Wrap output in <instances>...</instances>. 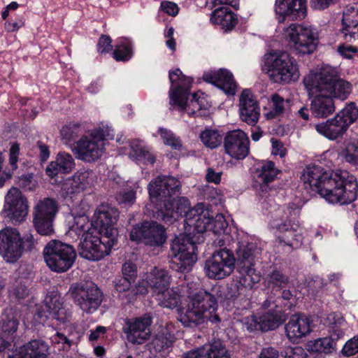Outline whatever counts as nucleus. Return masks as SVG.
I'll list each match as a JSON object with an SVG mask.
<instances>
[{
  "label": "nucleus",
  "mask_w": 358,
  "mask_h": 358,
  "mask_svg": "<svg viewBox=\"0 0 358 358\" xmlns=\"http://www.w3.org/2000/svg\"><path fill=\"white\" fill-rule=\"evenodd\" d=\"M180 182L169 176H159L150 182L148 189L157 217L165 223H172L184 213L186 229L188 227L189 231L193 229V232L196 233L209 231L218 235L224 234L228 222L224 215L217 214L213 217L201 203L189 208L188 199L175 197L180 194Z\"/></svg>",
  "instance_id": "f257e3e1"
},
{
  "label": "nucleus",
  "mask_w": 358,
  "mask_h": 358,
  "mask_svg": "<svg viewBox=\"0 0 358 358\" xmlns=\"http://www.w3.org/2000/svg\"><path fill=\"white\" fill-rule=\"evenodd\" d=\"M301 179L306 189L318 193L329 203L345 205L357 199L358 183L348 171L329 173L319 165L310 164L303 170Z\"/></svg>",
  "instance_id": "f03ea898"
},
{
  "label": "nucleus",
  "mask_w": 358,
  "mask_h": 358,
  "mask_svg": "<svg viewBox=\"0 0 358 358\" xmlns=\"http://www.w3.org/2000/svg\"><path fill=\"white\" fill-rule=\"evenodd\" d=\"M194 285L192 282L187 284L189 301L180 313V322L187 327H196L206 321L220 322V319L216 314L218 305L215 296L204 289L193 293L190 289Z\"/></svg>",
  "instance_id": "7ed1b4c3"
},
{
  "label": "nucleus",
  "mask_w": 358,
  "mask_h": 358,
  "mask_svg": "<svg viewBox=\"0 0 358 358\" xmlns=\"http://www.w3.org/2000/svg\"><path fill=\"white\" fill-rule=\"evenodd\" d=\"M305 88L309 95L326 93L330 97L346 99L351 92L350 84L340 79L335 68L326 66L315 72H310L303 78Z\"/></svg>",
  "instance_id": "20e7f679"
},
{
  "label": "nucleus",
  "mask_w": 358,
  "mask_h": 358,
  "mask_svg": "<svg viewBox=\"0 0 358 358\" xmlns=\"http://www.w3.org/2000/svg\"><path fill=\"white\" fill-rule=\"evenodd\" d=\"M171 87L169 91L170 104L178 106L185 110L189 115L206 116L207 111L203 110L205 99H200L196 93L192 94V99L187 104L188 94L192 82L190 77L185 76L179 69L169 71Z\"/></svg>",
  "instance_id": "39448f33"
},
{
  "label": "nucleus",
  "mask_w": 358,
  "mask_h": 358,
  "mask_svg": "<svg viewBox=\"0 0 358 358\" xmlns=\"http://www.w3.org/2000/svg\"><path fill=\"white\" fill-rule=\"evenodd\" d=\"M299 209L294 203L278 208L271 215L269 225L275 229L282 236H278L279 243H283L292 248H296L302 243V236L297 232L298 224L296 223Z\"/></svg>",
  "instance_id": "423d86ee"
},
{
  "label": "nucleus",
  "mask_w": 358,
  "mask_h": 358,
  "mask_svg": "<svg viewBox=\"0 0 358 358\" xmlns=\"http://www.w3.org/2000/svg\"><path fill=\"white\" fill-rule=\"evenodd\" d=\"M264 69L274 83L288 84L299 78L297 62L287 52L272 51L264 55Z\"/></svg>",
  "instance_id": "0eeeda50"
},
{
  "label": "nucleus",
  "mask_w": 358,
  "mask_h": 358,
  "mask_svg": "<svg viewBox=\"0 0 358 358\" xmlns=\"http://www.w3.org/2000/svg\"><path fill=\"white\" fill-rule=\"evenodd\" d=\"M36 241L31 233L21 237L15 228L6 227L0 231V255L8 263L16 262L24 252L35 248Z\"/></svg>",
  "instance_id": "6e6552de"
},
{
  "label": "nucleus",
  "mask_w": 358,
  "mask_h": 358,
  "mask_svg": "<svg viewBox=\"0 0 358 358\" xmlns=\"http://www.w3.org/2000/svg\"><path fill=\"white\" fill-rule=\"evenodd\" d=\"M113 137V129L109 127L92 130L77 141L75 148L77 158L86 162L98 160L105 152L106 141Z\"/></svg>",
  "instance_id": "1a4fd4ad"
},
{
  "label": "nucleus",
  "mask_w": 358,
  "mask_h": 358,
  "mask_svg": "<svg viewBox=\"0 0 358 358\" xmlns=\"http://www.w3.org/2000/svg\"><path fill=\"white\" fill-rule=\"evenodd\" d=\"M237 278L244 288L251 289L261 280V274L254 267L255 259L260 254V249L253 243H238L236 250Z\"/></svg>",
  "instance_id": "9d476101"
},
{
  "label": "nucleus",
  "mask_w": 358,
  "mask_h": 358,
  "mask_svg": "<svg viewBox=\"0 0 358 358\" xmlns=\"http://www.w3.org/2000/svg\"><path fill=\"white\" fill-rule=\"evenodd\" d=\"M196 245L186 235L176 236L172 241L169 252V266L172 270L187 273L196 261Z\"/></svg>",
  "instance_id": "9b49d317"
},
{
  "label": "nucleus",
  "mask_w": 358,
  "mask_h": 358,
  "mask_svg": "<svg viewBox=\"0 0 358 358\" xmlns=\"http://www.w3.org/2000/svg\"><path fill=\"white\" fill-rule=\"evenodd\" d=\"M357 118L358 108L355 103H350L333 118L315 124V129L320 134L334 141L341 138Z\"/></svg>",
  "instance_id": "f8f14e48"
},
{
  "label": "nucleus",
  "mask_w": 358,
  "mask_h": 358,
  "mask_svg": "<svg viewBox=\"0 0 358 358\" xmlns=\"http://www.w3.org/2000/svg\"><path fill=\"white\" fill-rule=\"evenodd\" d=\"M43 255L47 266L51 271L57 273L69 271L76 259L74 248L57 240H52L46 245Z\"/></svg>",
  "instance_id": "ddd939ff"
},
{
  "label": "nucleus",
  "mask_w": 358,
  "mask_h": 358,
  "mask_svg": "<svg viewBox=\"0 0 358 358\" xmlns=\"http://www.w3.org/2000/svg\"><path fill=\"white\" fill-rule=\"evenodd\" d=\"M68 293L73 303L87 314L94 313L103 301V293L92 281L72 283Z\"/></svg>",
  "instance_id": "4468645a"
},
{
  "label": "nucleus",
  "mask_w": 358,
  "mask_h": 358,
  "mask_svg": "<svg viewBox=\"0 0 358 358\" xmlns=\"http://www.w3.org/2000/svg\"><path fill=\"white\" fill-rule=\"evenodd\" d=\"M284 34L296 54L309 55L317 48V33L311 26L292 23L284 29Z\"/></svg>",
  "instance_id": "2eb2a0df"
},
{
  "label": "nucleus",
  "mask_w": 358,
  "mask_h": 358,
  "mask_svg": "<svg viewBox=\"0 0 358 358\" xmlns=\"http://www.w3.org/2000/svg\"><path fill=\"white\" fill-rule=\"evenodd\" d=\"M71 315V309L64 304L62 297L54 295L45 299V304L38 310L34 320L43 325L52 326L54 321L59 325L70 322Z\"/></svg>",
  "instance_id": "dca6fc26"
},
{
  "label": "nucleus",
  "mask_w": 358,
  "mask_h": 358,
  "mask_svg": "<svg viewBox=\"0 0 358 358\" xmlns=\"http://www.w3.org/2000/svg\"><path fill=\"white\" fill-rule=\"evenodd\" d=\"M117 243L114 238H108L103 234L101 237L86 234L79 244L78 252L81 257L90 261H99L108 255L112 248Z\"/></svg>",
  "instance_id": "f3484780"
},
{
  "label": "nucleus",
  "mask_w": 358,
  "mask_h": 358,
  "mask_svg": "<svg viewBox=\"0 0 358 358\" xmlns=\"http://www.w3.org/2000/svg\"><path fill=\"white\" fill-rule=\"evenodd\" d=\"M58 210V203L52 198L47 197L37 201L34 207L33 224L39 234L50 236L54 233L53 222Z\"/></svg>",
  "instance_id": "a211bd4d"
},
{
  "label": "nucleus",
  "mask_w": 358,
  "mask_h": 358,
  "mask_svg": "<svg viewBox=\"0 0 358 358\" xmlns=\"http://www.w3.org/2000/svg\"><path fill=\"white\" fill-rule=\"evenodd\" d=\"M236 259L227 248L216 250L206 261L204 271L212 279H223L229 275L234 269Z\"/></svg>",
  "instance_id": "6ab92c4d"
},
{
  "label": "nucleus",
  "mask_w": 358,
  "mask_h": 358,
  "mask_svg": "<svg viewBox=\"0 0 358 358\" xmlns=\"http://www.w3.org/2000/svg\"><path fill=\"white\" fill-rule=\"evenodd\" d=\"M130 239L142 242L146 245L161 246L166 240V229L157 222H143L141 224H136L132 228Z\"/></svg>",
  "instance_id": "aec40b11"
},
{
  "label": "nucleus",
  "mask_w": 358,
  "mask_h": 358,
  "mask_svg": "<svg viewBox=\"0 0 358 358\" xmlns=\"http://www.w3.org/2000/svg\"><path fill=\"white\" fill-rule=\"evenodd\" d=\"M29 205L27 199L16 187H12L5 196L3 212L15 224L23 222L27 214Z\"/></svg>",
  "instance_id": "412c9836"
},
{
  "label": "nucleus",
  "mask_w": 358,
  "mask_h": 358,
  "mask_svg": "<svg viewBox=\"0 0 358 358\" xmlns=\"http://www.w3.org/2000/svg\"><path fill=\"white\" fill-rule=\"evenodd\" d=\"M152 318L149 314H145L136 318H127L124 321L123 331L127 341L132 344L141 345L150 339V326Z\"/></svg>",
  "instance_id": "4be33fe9"
},
{
  "label": "nucleus",
  "mask_w": 358,
  "mask_h": 358,
  "mask_svg": "<svg viewBox=\"0 0 358 358\" xmlns=\"http://www.w3.org/2000/svg\"><path fill=\"white\" fill-rule=\"evenodd\" d=\"M306 0H275V17L279 23L289 20H301L306 15Z\"/></svg>",
  "instance_id": "5701e85b"
},
{
  "label": "nucleus",
  "mask_w": 358,
  "mask_h": 358,
  "mask_svg": "<svg viewBox=\"0 0 358 358\" xmlns=\"http://www.w3.org/2000/svg\"><path fill=\"white\" fill-rule=\"evenodd\" d=\"M119 213L117 209L108 205L99 206L94 213L95 223L101 232L108 238L117 240V230L114 225L117 221Z\"/></svg>",
  "instance_id": "b1692460"
},
{
  "label": "nucleus",
  "mask_w": 358,
  "mask_h": 358,
  "mask_svg": "<svg viewBox=\"0 0 358 358\" xmlns=\"http://www.w3.org/2000/svg\"><path fill=\"white\" fill-rule=\"evenodd\" d=\"M249 138L241 130L227 133L224 138L226 153L236 159H243L249 154Z\"/></svg>",
  "instance_id": "393cba45"
},
{
  "label": "nucleus",
  "mask_w": 358,
  "mask_h": 358,
  "mask_svg": "<svg viewBox=\"0 0 358 358\" xmlns=\"http://www.w3.org/2000/svg\"><path fill=\"white\" fill-rule=\"evenodd\" d=\"M239 115L242 121L249 125L257 123L260 116V107L249 90H244L239 97Z\"/></svg>",
  "instance_id": "a878e982"
},
{
  "label": "nucleus",
  "mask_w": 358,
  "mask_h": 358,
  "mask_svg": "<svg viewBox=\"0 0 358 358\" xmlns=\"http://www.w3.org/2000/svg\"><path fill=\"white\" fill-rule=\"evenodd\" d=\"M203 79L222 90L227 95H234L237 89V83L233 74L225 69L217 71L210 70L204 72Z\"/></svg>",
  "instance_id": "bb28decb"
},
{
  "label": "nucleus",
  "mask_w": 358,
  "mask_h": 358,
  "mask_svg": "<svg viewBox=\"0 0 358 358\" xmlns=\"http://www.w3.org/2000/svg\"><path fill=\"white\" fill-rule=\"evenodd\" d=\"M341 33L346 43H358V3L343 10Z\"/></svg>",
  "instance_id": "cd10ccee"
},
{
  "label": "nucleus",
  "mask_w": 358,
  "mask_h": 358,
  "mask_svg": "<svg viewBox=\"0 0 358 358\" xmlns=\"http://www.w3.org/2000/svg\"><path fill=\"white\" fill-rule=\"evenodd\" d=\"M310 320L303 314L294 315L285 324V333L289 340L294 343L306 336L310 331Z\"/></svg>",
  "instance_id": "c85d7f7f"
},
{
  "label": "nucleus",
  "mask_w": 358,
  "mask_h": 358,
  "mask_svg": "<svg viewBox=\"0 0 358 358\" xmlns=\"http://www.w3.org/2000/svg\"><path fill=\"white\" fill-rule=\"evenodd\" d=\"M80 205L82 206L80 210H78L77 207L71 210V213L73 215V223L68 233L71 236L75 234L78 238L81 236V239H83L86 234L92 232L90 231L92 224L90 223L89 218L86 215L88 206L83 201H80Z\"/></svg>",
  "instance_id": "c756f323"
},
{
  "label": "nucleus",
  "mask_w": 358,
  "mask_h": 358,
  "mask_svg": "<svg viewBox=\"0 0 358 358\" xmlns=\"http://www.w3.org/2000/svg\"><path fill=\"white\" fill-rule=\"evenodd\" d=\"M192 358H231L225 345L220 341L190 350Z\"/></svg>",
  "instance_id": "7c9ffc66"
},
{
  "label": "nucleus",
  "mask_w": 358,
  "mask_h": 358,
  "mask_svg": "<svg viewBox=\"0 0 358 358\" xmlns=\"http://www.w3.org/2000/svg\"><path fill=\"white\" fill-rule=\"evenodd\" d=\"M75 161L72 155L65 152H59L55 161L51 162L45 169L46 174L54 178L58 174L70 173L75 167Z\"/></svg>",
  "instance_id": "2f4dec72"
},
{
  "label": "nucleus",
  "mask_w": 358,
  "mask_h": 358,
  "mask_svg": "<svg viewBox=\"0 0 358 358\" xmlns=\"http://www.w3.org/2000/svg\"><path fill=\"white\" fill-rule=\"evenodd\" d=\"M48 345L43 341L33 340L20 347L8 358H47Z\"/></svg>",
  "instance_id": "473e14b6"
},
{
  "label": "nucleus",
  "mask_w": 358,
  "mask_h": 358,
  "mask_svg": "<svg viewBox=\"0 0 358 358\" xmlns=\"http://www.w3.org/2000/svg\"><path fill=\"white\" fill-rule=\"evenodd\" d=\"M311 101L310 110L312 114L318 118H324L335 111L333 99L326 93H317Z\"/></svg>",
  "instance_id": "72a5a7b5"
},
{
  "label": "nucleus",
  "mask_w": 358,
  "mask_h": 358,
  "mask_svg": "<svg viewBox=\"0 0 358 358\" xmlns=\"http://www.w3.org/2000/svg\"><path fill=\"white\" fill-rule=\"evenodd\" d=\"M210 22L221 26L225 31H231L237 24L236 15L227 6L215 8L210 16Z\"/></svg>",
  "instance_id": "f704fd0d"
},
{
  "label": "nucleus",
  "mask_w": 358,
  "mask_h": 358,
  "mask_svg": "<svg viewBox=\"0 0 358 358\" xmlns=\"http://www.w3.org/2000/svg\"><path fill=\"white\" fill-rule=\"evenodd\" d=\"M147 282L152 289L153 294L161 292L169 287L171 275L169 271L157 267H154L146 273Z\"/></svg>",
  "instance_id": "c9c22d12"
},
{
  "label": "nucleus",
  "mask_w": 358,
  "mask_h": 358,
  "mask_svg": "<svg viewBox=\"0 0 358 358\" xmlns=\"http://www.w3.org/2000/svg\"><path fill=\"white\" fill-rule=\"evenodd\" d=\"M159 305L164 308L173 309L180 302V292L178 287H168L154 294Z\"/></svg>",
  "instance_id": "e433bc0d"
},
{
  "label": "nucleus",
  "mask_w": 358,
  "mask_h": 358,
  "mask_svg": "<svg viewBox=\"0 0 358 358\" xmlns=\"http://www.w3.org/2000/svg\"><path fill=\"white\" fill-rule=\"evenodd\" d=\"M279 172L274 162L267 161L256 169L254 177L259 184H268L275 179Z\"/></svg>",
  "instance_id": "4c0bfd02"
},
{
  "label": "nucleus",
  "mask_w": 358,
  "mask_h": 358,
  "mask_svg": "<svg viewBox=\"0 0 358 358\" xmlns=\"http://www.w3.org/2000/svg\"><path fill=\"white\" fill-rule=\"evenodd\" d=\"M86 131L84 123L70 122L65 124L60 131L62 140L64 143L69 145L79 136H83Z\"/></svg>",
  "instance_id": "58836bf2"
},
{
  "label": "nucleus",
  "mask_w": 358,
  "mask_h": 358,
  "mask_svg": "<svg viewBox=\"0 0 358 358\" xmlns=\"http://www.w3.org/2000/svg\"><path fill=\"white\" fill-rule=\"evenodd\" d=\"M132 49L133 43L129 38H119L113 52V57L117 62H127L133 56Z\"/></svg>",
  "instance_id": "ea45409f"
},
{
  "label": "nucleus",
  "mask_w": 358,
  "mask_h": 358,
  "mask_svg": "<svg viewBox=\"0 0 358 358\" xmlns=\"http://www.w3.org/2000/svg\"><path fill=\"white\" fill-rule=\"evenodd\" d=\"M0 325L3 336L11 337L14 341V334L17 330L19 321L11 310L3 313Z\"/></svg>",
  "instance_id": "a19ab883"
},
{
  "label": "nucleus",
  "mask_w": 358,
  "mask_h": 358,
  "mask_svg": "<svg viewBox=\"0 0 358 358\" xmlns=\"http://www.w3.org/2000/svg\"><path fill=\"white\" fill-rule=\"evenodd\" d=\"M262 331L278 328L284 321L280 312L270 310L259 315Z\"/></svg>",
  "instance_id": "79ce46f5"
},
{
  "label": "nucleus",
  "mask_w": 358,
  "mask_h": 358,
  "mask_svg": "<svg viewBox=\"0 0 358 358\" xmlns=\"http://www.w3.org/2000/svg\"><path fill=\"white\" fill-rule=\"evenodd\" d=\"M289 102L288 99L285 100L278 94H272L269 102L270 110L266 113V117L268 120H272L281 115L285 111V106Z\"/></svg>",
  "instance_id": "37998d69"
},
{
  "label": "nucleus",
  "mask_w": 358,
  "mask_h": 358,
  "mask_svg": "<svg viewBox=\"0 0 358 358\" xmlns=\"http://www.w3.org/2000/svg\"><path fill=\"white\" fill-rule=\"evenodd\" d=\"M129 157L138 163L152 164L155 162L154 155L139 144L132 143Z\"/></svg>",
  "instance_id": "c03bdc74"
},
{
  "label": "nucleus",
  "mask_w": 358,
  "mask_h": 358,
  "mask_svg": "<svg viewBox=\"0 0 358 358\" xmlns=\"http://www.w3.org/2000/svg\"><path fill=\"white\" fill-rule=\"evenodd\" d=\"M199 138L203 144L210 149L219 147L223 140L222 134L217 129H206L201 132Z\"/></svg>",
  "instance_id": "a18cd8bd"
},
{
  "label": "nucleus",
  "mask_w": 358,
  "mask_h": 358,
  "mask_svg": "<svg viewBox=\"0 0 358 358\" xmlns=\"http://www.w3.org/2000/svg\"><path fill=\"white\" fill-rule=\"evenodd\" d=\"M336 339L332 337H324L315 340L309 345L312 352L329 354L335 350Z\"/></svg>",
  "instance_id": "49530a36"
},
{
  "label": "nucleus",
  "mask_w": 358,
  "mask_h": 358,
  "mask_svg": "<svg viewBox=\"0 0 358 358\" xmlns=\"http://www.w3.org/2000/svg\"><path fill=\"white\" fill-rule=\"evenodd\" d=\"M71 177L83 192L92 185L94 180L93 171L85 169H79Z\"/></svg>",
  "instance_id": "de8ad7c7"
},
{
  "label": "nucleus",
  "mask_w": 358,
  "mask_h": 358,
  "mask_svg": "<svg viewBox=\"0 0 358 358\" xmlns=\"http://www.w3.org/2000/svg\"><path fill=\"white\" fill-rule=\"evenodd\" d=\"M83 191L72 177L66 178L62 184L60 194L64 199H71L79 194Z\"/></svg>",
  "instance_id": "09e8293b"
},
{
  "label": "nucleus",
  "mask_w": 358,
  "mask_h": 358,
  "mask_svg": "<svg viewBox=\"0 0 358 358\" xmlns=\"http://www.w3.org/2000/svg\"><path fill=\"white\" fill-rule=\"evenodd\" d=\"M140 188L138 182L131 185H127V187L117 196V200L120 203L131 206L136 201L137 190Z\"/></svg>",
  "instance_id": "8fccbe9b"
},
{
  "label": "nucleus",
  "mask_w": 358,
  "mask_h": 358,
  "mask_svg": "<svg viewBox=\"0 0 358 358\" xmlns=\"http://www.w3.org/2000/svg\"><path fill=\"white\" fill-rule=\"evenodd\" d=\"M289 282V278L277 268L270 272L265 278V284L268 287H280Z\"/></svg>",
  "instance_id": "3c124183"
},
{
  "label": "nucleus",
  "mask_w": 358,
  "mask_h": 358,
  "mask_svg": "<svg viewBox=\"0 0 358 358\" xmlns=\"http://www.w3.org/2000/svg\"><path fill=\"white\" fill-rule=\"evenodd\" d=\"M342 156L346 162L358 166V141L348 143L342 151Z\"/></svg>",
  "instance_id": "603ef678"
},
{
  "label": "nucleus",
  "mask_w": 358,
  "mask_h": 358,
  "mask_svg": "<svg viewBox=\"0 0 358 358\" xmlns=\"http://www.w3.org/2000/svg\"><path fill=\"white\" fill-rule=\"evenodd\" d=\"M159 133L166 145L171 146L173 149H180L182 147L180 140L172 131L164 128H159Z\"/></svg>",
  "instance_id": "864d4df0"
},
{
  "label": "nucleus",
  "mask_w": 358,
  "mask_h": 358,
  "mask_svg": "<svg viewBox=\"0 0 358 358\" xmlns=\"http://www.w3.org/2000/svg\"><path fill=\"white\" fill-rule=\"evenodd\" d=\"M242 323L246 329L250 332L262 331L259 315H252L243 318Z\"/></svg>",
  "instance_id": "5fc2aeb1"
},
{
  "label": "nucleus",
  "mask_w": 358,
  "mask_h": 358,
  "mask_svg": "<svg viewBox=\"0 0 358 358\" xmlns=\"http://www.w3.org/2000/svg\"><path fill=\"white\" fill-rule=\"evenodd\" d=\"M122 274L124 279L129 283L134 282L137 276V267L131 262H126L122 266Z\"/></svg>",
  "instance_id": "6e6d98bb"
},
{
  "label": "nucleus",
  "mask_w": 358,
  "mask_h": 358,
  "mask_svg": "<svg viewBox=\"0 0 358 358\" xmlns=\"http://www.w3.org/2000/svg\"><path fill=\"white\" fill-rule=\"evenodd\" d=\"M18 183L24 191H33L37 185L36 181L34 180L33 174L22 175L19 178Z\"/></svg>",
  "instance_id": "4d7b16f0"
},
{
  "label": "nucleus",
  "mask_w": 358,
  "mask_h": 358,
  "mask_svg": "<svg viewBox=\"0 0 358 358\" xmlns=\"http://www.w3.org/2000/svg\"><path fill=\"white\" fill-rule=\"evenodd\" d=\"M342 353L346 357H350L358 352V336H354L344 345Z\"/></svg>",
  "instance_id": "13d9d810"
},
{
  "label": "nucleus",
  "mask_w": 358,
  "mask_h": 358,
  "mask_svg": "<svg viewBox=\"0 0 358 358\" xmlns=\"http://www.w3.org/2000/svg\"><path fill=\"white\" fill-rule=\"evenodd\" d=\"M354 43L355 45H340L338 47V52L346 59L352 58L353 55L358 51V43L357 42Z\"/></svg>",
  "instance_id": "bf43d9fd"
},
{
  "label": "nucleus",
  "mask_w": 358,
  "mask_h": 358,
  "mask_svg": "<svg viewBox=\"0 0 358 358\" xmlns=\"http://www.w3.org/2000/svg\"><path fill=\"white\" fill-rule=\"evenodd\" d=\"M20 155V145L17 143H13L9 150V164L12 170L17 168L18 157Z\"/></svg>",
  "instance_id": "052dcab7"
},
{
  "label": "nucleus",
  "mask_w": 358,
  "mask_h": 358,
  "mask_svg": "<svg viewBox=\"0 0 358 358\" xmlns=\"http://www.w3.org/2000/svg\"><path fill=\"white\" fill-rule=\"evenodd\" d=\"M112 40L110 38V36L107 35H102L98 41L97 44V50L99 52L103 54V53H108L112 50V45H111Z\"/></svg>",
  "instance_id": "680f3d73"
},
{
  "label": "nucleus",
  "mask_w": 358,
  "mask_h": 358,
  "mask_svg": "<svg viewBox=\"0 0 358 358\" xmlns=\"http://www.w3.org/2000/svg\"><path fill=\"white\" fill-rule=\"evenodd\" d=\"M161 10L170 16L175 17L178 14L179 8L178 5L173 2L164 1L161 3Z\"/></svg>",
  "instance_id": "e2e57ef3"
},
{
  "label": "nucleus",
  "mask_w": 358,
  "mask_h": 358,
  "mask_svg": "<svg viewBox=\"0 0 358 358\" xmlns=\"http://www.w3.org/2000/svg\"><path fill=\"white\" fill-rule=\"evenodd\" d=\"M222 175V171H215L214 169L209 167L206 170V180L208 182L217 185L221 182Z\"/></svg>",
  "instance_id": "0e129e2a"
},
{
  "label": "nucleus",
  "mask_w": 358,
  "mask_h": 358,
  "mask_svg": "<svg viewBox=\"0 0 358 358\" xmlns=\"http://www.w3.org/2000/svg\"><path fill=\"white\" fill-rule=\"evenodd\" d=\"M272 150L271 153L273 155H279L280 157H284L286 155L287 150L283 144L278 140L275 138L271 139Z\"/></svg>",
  "instance_id": "69168bd1"
},
{
  "label": "nucleus",
  "mask_w": 358,
  "mask_h": 358,
  "mask_svg": "<svg viewBox=\"0 0 358 358\" xmlns=\"http://www.w3.org/2000/svg\"><path fill=\"white\" fill-rule=\"evenodd\" d=\"M335 0H310V7L313 9L322 10L327 8Z\"/></svg>",
  "instance_id": "338daca9"
},
{
  "label": "nucleus",
  "mask_w": 358,
  "mask_h": 358,
  "mask_svg": "<svg viewBox=\"0 0 358 358\" xmlns=\"http://www.w3.org/2000/svg\"><path fill=\"white\" fill-rule=\"evenodd\" d=\"M278 351L272 347L264 348L259 355V358H278Z\"/></svg>",
  "instance_id": "774afa93"
}]
</instances>
